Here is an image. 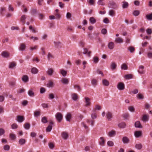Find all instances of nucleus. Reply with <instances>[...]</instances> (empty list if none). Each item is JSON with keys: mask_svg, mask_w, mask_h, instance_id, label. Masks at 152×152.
<instances>
[{"mask_svg": "<svg viewBox=\"0 0 152 152\" xmlns=\"http://www.w3.org/2000/svg\"><path fill=\"white\" fill-rule=\"evenodd\" d=\"M53 43L55 48L56 49L61 48L63 45L62 43L59 40L54 41Z\"/></svg>", "mask_w": 152, "mask_h": 152, "instance_id": "nucleus-1", "label": "nucleus"}, {"mask_svg": "<svg viewBox=\"0 0 152 152\" xmlns=\"http://www.w3.org/2000/svg\"><path fill=\"white\" fill-rule=\"evenodd\" d=\"M108 7L114 9H115L118 8L117 4L113 1H109L108 4Z\"/></svg>", "mask_w": 152, "mask_h": 152, "instance_id": "nucleus-2", "label": "nucleus"}, {"mask_svg": "<svg viewBox=\"0 0 152 152\" xmlns=\"http://www.w3.org/2000/svg\"><path fill=\"white\" fill-rule=\"evenodd\" d=\"M55 116L57 120L59 122H61L63 119V115L60 113H57L55 115Z\"/></svg>", "mask_w": 152, "mask_h": 152, "instance_id": "nucleus-3", "label": "nucleus"}, {"mask_svg": "<svg viewBox=\"0 0 152 152\" xmlns=\"http://www.w3.org/2000/svg\"><path fill=\"white\" fill-rule=\"evenodd\" d=\"M106 117L109 121H111L112 118H113L112 113L110 111H107L106 114Z\"/></svg>", "mask_w": 152, "mask_h": 152, "instance_id": "nucleus-4", "label": "nucleus"}, {"mask_svg": "<svg viewBox=\"0 0 152 152\" xmlns=\"http://www.w3.org/2000/svg\"><path fill=\"white\" fill-rule=\"evenodd\" d=\"M61 136L65 140H67L69 137L68 133L65 132H63L61 133Z\"/></svg>", "mask_w": 152, "mask_h": 152, "instance_id": "nucleus-5", "label": "nucleus"}, {"mask_svg": "<svg viewBox=\"0 0 152 152\" xmlns=\"http://www.w3.org/2000/svg\"><path fill=\"white\" fill-rule=\"evenodd\" d=\"M118 88L120 90H123L125 88L124 85L122 83H119L117 85Z\"/></svg>", "mask_w": 152, "mask_h": 152, "instance_id": "nucleus-6", "label": "nucleus"}, {"mask_svg": "<svg viewBox=\"0 0 152 152\" xmlns=\"http://www.w3.org/2000/svg\"><path fill=\"white\" fill-rule=\"evenodd\" d=\"M10 53L7 51H4L2 52L1 55L4 58H8L10 57Z\"/></svg>", "mask_w": 152, "mask_h": 152, "instance_id": "nucleus-7", "label": "nucleus"}, {"mask_svg": "<svg viewBox=\"0 0 152 152\" xmlns=\"http://www.w3.org/2000/svg\"><path fill=\"white\" fill-rule=\"evenodd\" d=\"M142 134L141 131H136L134 132V135L136 138L140 137Z\"/></svg>", "mask_w": 152, "mask_h": 152, "instance_id": "nucleus-8", "label": "nucleus"}, {"mask_svg": "<svg viewBox=\"0 0 152 152\" xmlns=\"http://www.w3.org/2000/svg\"><path fill=\"white\" fill-rule=\"evenodd\" d=\"M144 66L142 65H140L139 67V69L138 70V72L140 74H143L144 73L143 70Z\"/></svg>", "mask_w": 152, "mask_h": 152, "instance_id": "nucleus-9", "label": "nucleus"}, {"mask_svg": "<svg viewBox=\"0 0 152 152\" xmlns=\"http://www.w3.org/2000/svg\"><path fill=\"white\" fill-rule=\"evenodd\" d=\"M22 80L24 83H27L28 81V77L27 75H24L23 76L22 78Z\"/></svg>", "mask_w": 152, "mask_h": 152, "instance_id": "nucleus-10", "label": "nucleus"}, {"mask_svg": "<svg viewBox=\"0 0 152 152\" xmlns=\"http://www.w3.org/2000/svg\"><path fill=\"white\" fill-rule=\"evenodd\" d=\"M122 141L124 143H128L129 142V140L127 137H124L122 138Z\"/></svg>", "mask_w": 152, "mask_h": 152, "instance_id": "nucleus-11", "label": "nucleus"}, {"mask_svg": "<svg viewBox=\"0 0 152 152\" xmlns=\"http://www.w3.org/2000/svg\"><path fill=\"white\" fill-rule=\"evenodd\" d=\"M54 72V70L52 68L48 69L46 73L49 76L52 75Z\"/></svg>", "mask_w": 152, "mask_h": 152, "instance_id": "nucleus-12", "label": "nucleus"}, {"mask_svg": "<svg viewBox=\"0 0 152 152\" xmlns=\"http://www.w3.org/2000/svg\"><path fill=\"white\" fill-rule=\"evenodd\" d=\"M26 15H22L21 18H20V21L22 22V23L23 24H25V20L26 19Z\"/></svg>", "mask_w": 152, "mask_h": 152, "instance_id": "nucleus-13", "label": "nucleus"}, {"mask_svg": "<svg viewBox=\"0 0 152 152\" xmlns=\"http://www.w3.org/2000/svg\"><path fill=\"white\" fill-rule=\"evenodd\" d=\"M102 83L103 85L105 86H108L109 85V82L105 79L102 80Z\"/></svg>", "mask_w": 152, "mask_h": 152, "instance_id": "nucleus-14", "label": "nucleus"}, {"mask_svg": "<svg viewBox=\"0 0 152 152\" xmlns=\"http://www.w3.org/2000/svg\"><path fill=\"white\" fill-rule=\"evenodd\" d=\"M91 83L94 87H95L97 84L98 82L96 79H93L91 80Z\"/></svg>", "mask_w": 152, "mask_h": 152, "instance_id": "nucleus-15", "label": "nucleus"}, {"mask_svg": "<svg viewBox=\"0 0 152 152\" xmlns=\"http://www.w3.org/2000/svg\"><path fill=\"white\" fill-rule=\"evenodd\" d=\"M16 65V64L14 62H10L9 65V68L10 69H12L15 67Z\"/></svg>", "mask_w": 152, "mask_h": 152, "instance_id": "nucleus-16", "label": "nucleus"}, {"mask_svg": "<svg viewBox=\"0 0 152 152\" xmlns=\"http://www.w3.org/2000/svg\"><path fill=\"white\" fill-rule=\"evenodd\" d=\"M18 121L19 122H22L24 120V117L22 116L18 115L17 116Z\"/></svg>", "mask_w": 152, "mask_h": 152, "instance_id": "nucleus-17", "label": "nucleus"}, {"mask_svg": "<svg viewBox=\"0 0 152 152\" xmlns=\"http://www.w3.org/2000/svg\"><path fill=\"white\" fill-rule=\"evenodd\" d=\"M126 125L125 123L122 122L118 124V126L121 128H124L126 126Z\"/></svg>", "mask_w": 152, "mask_h": 152, "instance_id": "nucleus-18", "label": "nucleus"}, {"mask_svg": "<svg viewBox=\"0 0 152 152\" xmlns=\"http://www.w3.org/2000/svg\"><path fill=\"white\" fill-rule=\"evenodd\" d=\"M85 99L86 101V104L85 106H89L90 104V99L88 97H86L85 98Z\"/></svg>", "mask_w": 152, "mask_h": 152, "instance_id": "nucleus-19", "label": "nucleus"}, {"mask_svg": "<svg viewBox=\"0 0 152 152\" xmlns=\"http://www.w3.org/2000/svg\"><path fill=\"white\" fill-rule=\"evenodd\" d=\"M135 126L136 127L141 128L142 127L141 126L140 122L139 121L136 122L135 123Z\"/></svg>", "mask_w": 152, "mask_h": 152, "instance_id": "nucleus-20", "label": "nucleus"}, {"mask_svg": "<svg viewBox=\"0 0 152 152\" xmlns=\"http://www.w3.org/2000/svg\"><path fill=\"white\" fill-rule=\"evenodd\" d=\"M100 141H99V144L102 146H103L104 144L105 143V140L104 137H101L100 138Z\"/></svg>", "mask_w": 152, "mask_h": 152, "instance_id": "nucleus-21", "label": "nucleus"}, {"mask_svg": "<svg viewBox=\"0 0 152 152\" xmlns=\"http://www.w3.org/2000/svg\"><path fill=\"white\" fill-rule=\"evenodd\" d=\"M108 46L110 49H113L114 46V43L112 42L109 43L108 44Z\"/></svg>", "mask_w": 152, "mask_h": 152, "instance_id": "nucleus-22", "label": "nucleus"}, {"mask_svg": "<svg viewBox=\"0 0 152 152\" xmlns=\"http://www.w3.org/2000/svg\"><path fill=\"white\" fill-rule=\"evenodd\" d=\"M149 116L147 115H144L142 118V120L143 121H147L148 120Z\"/></svg>", "mask_w": 152, "mask_h": 152, "instance_id": "nucleus-23", "label": "nucleus"}, {"mask_svg": "<svg viewBox=\"0 0 152 152\" xmlns=\"http://www.w3.org/2000/svg\"><path fill=\"white\" fill-rule=\"evenodd\" d=\"M28 95L31 97H33L34 96V93L32 91L31 89H30L28 92Z\"/></svg>", "mask_w": 152, "mask_h": 152, "instance_id": "nucleus-24", "label": "nucleus"}, {"mask_svg": "<svg viewBox=\"0 0 152 152\" xmlns=\"http://www.w3.org/2000/svg\"><path fill=\"white\" fill-rule=\"evenodd\" d=\"M26 46L25 45L24 43H21L20 44L19 47V49L21 50H24L26 48Z\"/></svg>", "mask_w": 152, "mask_h": 152, "instance_id": "nucleus-25", "label": "nucleus"}, {"mask_svg": "<svg viewBox=\"0 0 152 152\" xmlns=\"http://www.w3.org/2000/svg\"><path fill=\"white\" fill-rule=\"evenodd\" d=\"M115 41L117 43H121L123 42V39L120 37L115 38Z\"/></svg>", "mask_w": 152, "mask_h": 152, "instance_id": "nucleus-26", "label": "nucleus"}, {"mask_svg": "<svg viewBox=\"0 0 152 152\" xmlns=\"http://www.w3.org/2000/svg\"><path fill=\"white\" fill-rule=\"evenodd\" d=\"M65 117L67 121H70V119L71 118V115L70 113H68L66 115Z\"/></svg>", "mask_w": 152, "mask_h": 152, "instance_id": "nucleus-27", "label": "nucleus"}, {"mask_svg": "<svg viewBox=\"0 0 152 152\" xmlns=\"http://www.w3.org/2000/svg\"><path fill=\"white\" fill-rule=\"evenodd\" d=\"M61 82L64 84H67L69 83V81L66 78H64L61 80Z\"/></svg>", "mask_w": 152, "mask_h": 152, "instance_id": "nucleus-28", "label": "nucleus"}, {"mask_svg": "<svg viewBox=\"0 0 152 152\" xmlns=\"http://www.w3.org/2000/svg\"><path fill=\"white\" fill-rule=\"evenodd\" d=\"M26 140L25 139H20L19 141V143L20 145H23L25 143Z\"/></svg>", "mask_w": 152, "mask_h": 152, "instance_id": "nucleus-29", "label": "nucleus"}, {"mask_svg": "<svg viewBox=\"0 0 152 152\" xmlns=\"http://www.w3.org/2000/svg\"><path fill=\"white\" fill-rule=\"evenodd\" d=\"M135 148L138 150H140L142 148V145L141 143L136 144Z\"/></svg>", "mask_w": 152, "mask_h": 152, "instance_id": "nucleus-30", "label": "nucleus"}, {"mask_svg": "<svg viewBox=\"0 0 152 152\" xmlns=\"http://www.w3.org/2000/svg\"><path fill=\"white\" fill-rule=\"evenodd\" d=\"M115 134V131L114 130H112L109 132L108 135L110 137H112L114 136Z\"/></svg>", "mask_w": 152, "mask_h": 152, "instance_id": "nucleus-31", "label": "nucleus"}, {"mask_svg": "<svg viewBox=\"0 0 152 152\" xmlns=\"http://www.w3.org/2000/svg\"><path fill=\"white\" fill-rule=\"evenodd\" d=\"M72 99L74 101H76L77 99V95L75 93H73L72 95Z\"/></svg>", "mask_w": 152, "mask_h": 152, "instance_id": "nucleus-32", "label": "nucleus"}, {"mask_svg": "<svg viewBox=\"0 0 152 152\" xmlns=\"http://www.w3.org/2000/svg\"><path fill=\"white\" fill-rule=\"evenodd\" d=\"M38 69L35 67L33 68L31 70V72L34 74H37L38 72Z\"/></svg>", "mask_w": 152, "mask_h": 152, "instance_id": "nucleus-33", "label": "nucleus"}, {"mask_svg": "<svg viewBox=\"0 0 152 152\" xmlns=\"http://www.w3.org/2000/svg\"><path fill=\"white\" fill-rule=\"evenodd\" d=\"M41 121L44 124H46L48 122V119L47 118L45 117H43L41 119Z\"/></svg>", "mask_w": 152, "mask_h": 152, "instance_id": "nucleus-34", "label": "nucleus"}, {"mask_svg": "<svg viewBox=\"0 0 152 152\" xmlns=\"http://www.w3.org/2000/svg\"><path fill=\"white\" fill-rule=\"evenodd\" d=\"M116 65L115 63L114 62H112L110 65V68L112 70H114L116 68Z\"/></svg>", "mask_w": 152, "mask_h": 152, "instance_id": "nucleus-35", "label": "nucleus"}, {"mask_svg": "<svg viewBox=\"0 0 152 152\" xmlns=\"http://www.w3.org/2000/svg\"><path fill=\"white\" fill-rule=\"evenodd\" d=\"M89 21L92 24H94L96 22L95 19L93 17H91L90 18Z\"/></svg>", "mask_w": 152, "mask_h": 152, "instance_id": "nucleus-36", "label": "nucleus"}, {"mask_svg": "<svg viewBox=\"0 0 152 152\" xmlns=\"http://www.w3.org/2000/svg\"><path fill=\"white\" fill-rule=\"evenodd\" d=\"M140 14V11L138 10H135L133 12V14L134 16H137Z\"/></svg>", "mask_w": 152, "mask_h": 152, "instance_id": "nucleus-37", "label": "nucleus"}, {"mask_svg": "<svg viewBox=\"0 0 152 152\" xmlns=\"http://www.w3.org/2000/svg\"><path fill=\"white\" fill-rule=\"evenodd\" d=\"M129 6V4L128 3L126 2H123V4H122V7L123 8H127Z\"/></svg>", "mask_w": 152, "mask_h": 152, "instance_id": "nucleus-38", "label": "nucleus"}, {"mask_svg": "<svg viewBox=\"0 0 152 152\" xmlns=\"http://www.w3.org/2000/svg\"><path fill=\"white\" fill-rule=\"evenodd\" d=\"M60 72L61 73L64 77H65L66 75L67 72L64 69H62L61 70Z\"/></svg>", "mask_w": 152, "mask_h": 152, "instance_id": "nucleus-39", "label": "nucleus"}, {"mask_svg": "<svg viewBox=\"0 0 152 152\" xmlns=\"http://www.w3.org/2000/svg\"><path fill=\"white\" fill-rule=\"evenodd\" d=\"M52 129V126L49 125L46 128V131L47 132H50Z\"/></svg>", "mask_w": 152, "mask_h": 152, "instance_id": "nucleus-40", "label": "nucleus"}, {"mask_svg": "<svg viewBox=\"0 0 152 152\" xmlns=\"http://www.w3.org/2000/svg\"><path fill=\"white\" fill-rule=\"evenodd\" d=\"M24 127L26 129H28L30 127V124L28 123H25L24 125Z\"/></svg>", "mask_w": 152, "mask_h": 152, "instance_id": "nucleus-41", "label": "nucleus"}, {"mask_svg": "<svg viewBox=\"0 0 152 152\" xmlns=\"http://www.w3.org/2000/svg\"><path fill=\"white\" fill-rule=\"evenodd\" d=\"M74 88L75 89H77V90L78 91H81V88L80 86L77 85H75L74 86Z\"/></svg>", "mask_w": 152, "mask_h": 152, "instance_id": "nucleus-42", "label": "nucleus"}, {"mask_svg": "<svg viewBox=\"0 0 152 152\" xmlns=\"http://www.w3.org/2000/svg\"><path fill=\"white\" fill-rule=\"evenodd\" d=\"M121 69L123 70H126L128 69V66L125 64H123L121 66Z\"/></svg>", "mask_w": 152, "mask_h": 152, "instance_id": "nucleus-43", "label": "nucleus"}, {"mask_svg": "<svg viewBox=\"0 0 152 152\" xmlns=\"http://www.w3.org/2000/svg\"><path fill=\"white\" fill-rule=\"evenodd\" d=\"M129 115L128 113H125L122 115V116L124 119H127L129 117Z\"/></svg>", "mask_w": 152, "mask_h": 152, "instance_id": "nucleus-44", "label": "nucleus"}, {"mask_svg": "<svg viewBox=\"0 0 152 152\" xmlns=\"http://www.w3.org/2000/svg\"><path fill=\"white\" fill-rule=\"evenodd\" d=\"M109 14L111 16H114L115 14V11L113 10H110L109 12Z\"/></svg>", "mask_w": 152, "mask_h": 152, "instance_id": "nucleus-45", "label": "nucleus"}, {"mask_svg": "<svg viewBox=\"0 0 152 152\" xmlns=\"http://www.w3.org/2000/svg\"><path fill=\"white\" fill-rule=\"evenodd\" d=\"M146 18L148 20H152V13L150 15H147L146 16Z\"/></svg>", "mask_w": 152, "mask_h": 152, "instance_id": "nucleus-46", "label": "nucleus"}, {"mask_svg": "<svg viewBox=\"0 0 152 152\" xmlns=\"http://www.w3.org/2000/svg\"><path fill=\"white\" fill-rule=\"evenodd\" d=\"M128 50L130 51V53H132L134 51L135 49L132 46H130L128 48Z\"/></svg>", "mask_w": 152, "mask_h": 152, "instance_id": "nucleus-47", "label": "nucleus"}, {"mask_svg": "<svg viewBox=\"0 0 152 152\" xmlns=\"http://www.w3.org/2000/svg\"><path fill=\"white\" fill-rule=\"evenodd\" d=\"M40 112L39 111H36L34 112V115L35 117H37L40 116Z\"/></svg>", "mask_w": 152, "mask_h": 152, "instance_id": "nucleus-48", "label": "nucleus"}, {"mask_svg": "<svg viewBox=\"0 0 152 152\" xmlns=\"http://www.w3.org/2000/svg\"><path fill=\"white\" fill-rule=\"evenodd\" d=\"M10 148V146L8 145H6L3 147V149L5 151H8Z\"/></svg>", "mask_w": 152, "mask_h": 152, "instance_id": "nucleus-49", "label": "nucleus"}, {"mask_svg": "<svg viewBox=\"0 0 152 152\" xmlns=\"http://www.w3.org/2000/svg\"><path fill=\"white\" fill-rule=\"evenodd\" d=\"M10 137L11 140H15L16 138L15 135L13 134H10Z\"/></svg>", "mask_w": 152, "mask_h": 152, "instance_id": "nucleus-50", "label": "nucleus"}, {"mask_svg": "<svg viewBox=\"0 0 152 152\" xmlns=\"http://www.w3.org/2000/svg\"><path fill=\"white\" fill-rule=\"evenodd\" d=\"M53 83L50 80L49 81L48 83L47 84V86L48 87H50L53 86Z\"/></svg>", "mask_w": 152, "mask_h": 152, "instance_id": "nucleus-51", "label": "nucleus"}, {"mask_svg": "<svg viewBox=\"0 0 152 152\" xmlns=\"http://www.w3.org/2000/svg\"><path fill=\"white\" fill-rule=\"evenodd\" d=\"M132 75L131 74H127L125 76V78L127 79L132 78Z\"/></svg>", "mask_w": 152, "mask_h": 152, "instance_id": "nucleus-52", "label": "nucleus"}, {"mask_svg": "<svg viewBox=\"0 0 152 152\" xmlns=\"http://www.w3.org/2000/svg\"><path fill=\"white\" fill-rule=\"evenodd\" d=\"M107 144L109 146H112L114 145L113 142L111 141H108Z\"/></svg>", "mask_w": 152, "mask_h": 152, "instance_id": "nucleus-53", "label": "nucleus"}, {"mask_svg": "<svg viewBox=\"0 0 152 152\" xmlns=\"http://www.w3.org/2000/svg\"><path fill=\"white\" fill-rule=\"evenodd\" d=\"M54 98V95L53 94L51 93L49 95V98L50 99H53Z\"/></svg>", "mask_w": 152, "mask_h": 152, "instance_id": "nucleus-54", "label": "nucleus"}, {"mask_svg": "<svg viewBox=\"0 0 152 152\" xmlns=\"http://www.w3.org/2000/svg\"><path fill=\"white\" fill-rule=\"evenodd\" d=\"M146 32L148 34H151L152 33V30L151 28H148L146 30Z\"/></svg>", "mask_w": 152, "mask_h": 152, "instance_id": "nucleus-55", "label": "nucleus"}, {"mask_svg": "<svg viewBox=\"0 0 152 152\" xmlns=\"http://www.w3.org/2000/svg\"><path fill=\"white\" fill-rule=\"evenodd\" d=\"M91 117L93 119H95L97 117V114L95 113H93L91 114Z\"/></svg>", "mask_w": 152, "mask_h": 152, "instance_id": "nucleus-56", "label": "nucleus"}, {"mask_svg": "<svg viewBox=\"0 0 152 152\" xmlns=\"http://www.w3.org/2000/svg\"><path fill=\"white\" fill-rule=\"evenodd\" d=\"M94 62L95 63H97L99 61V59L98 57H94L93 58Z\"/></svg>", "mask_w": 152, "mask_h": 152, "instance_id": "nucleus-57", "label": "nucleus"}, {"mask_svg": "<svg viewBox=\"0 0 152 152\" xmlns=\"http://www.w3.org/2000/svg\"><path fill=\"white\" fill-rule=\"evenodd\" d=\"M18 125L16 124H13L11 126V127L12 129H16L18 128Z\"/></svg>", "mask_w": 152, "mask_h": 152, "instance_id": "nucleus-58", "label": "nucleus"}, {"mask_svg": "<svg viewBox=\"0 0 152 152\" xmlns=\"http://www.w3.org/2000/svg\"><path fill=\"white\" fill-rule=\"evenodd\" d=\"M137 98L140 99H143L144 98V97L143 95L140 93H139L137 94Z\"/></svg>", "mask_w": 152, "mask_h": 152, "instance_id": "nucleus-59", "label": "nucleus"}, {"mask_svg": "<svg viewBox=\"0 0 152 152\" xmlns=\"http://www.w3.org/2000/svg\"><path fill=\"white\" fill-rule=\"evenodd\" d=\"M25 91V90L23 88H19L18 91V92L19 93H22Z\"/></svg>", "mask_w": 152, "mask_h": 152, "instance_id": "nucleus-60", "label": "nucleus"}, {"mask_svg": "<svg viewBox=\"0 0 152 152\" xmlns=\"http://www.w3.org/2000/svg\"><path fill=\"white\" fill-rule=\"evenodd\" d=\"M71 14L70 13L68 12L66 14V17L68 19H69L71 18Z\"/></svg>", "mask_w": 152, "mask_h": 152, "instance_id": "nucleus-61", "label": "nucleus"}, {"mask_svg": "<svg viewBox=\"0 0 152 152\" xmlns=\"http://www.w3.org/2000/svg\"><path fill=\"white\" fill-rule=\"evenodd\" d=\"M101 109V107L98 105H96L95 106V110H100Z\"/></svg>", "mask_w": 152, "mask_h": 152, "instance_id": "nucleus-62", "label": "nucleus"}, {"mask_svg": "<svg viewBox=\"0 0 152 152\" xmlns=\"http://www.w3.org/2000/svg\"><path fill=\"white\" fill-rule=\"evenodd\" d=\"M48 145L50 148L51 149H53L54 147V145L52 142L49 143Z\"/></svg>", "mask_w": 152, "mask_h": 152, "instance_id": "nucleus-63", "label": "nucleus"}, {"mask_svg": "<svg viewBox=\"0 0 152 152\" xmlns=\"http://www.w3.org/2000/svg\"><path fill=\"white\" fill-rule=\"evenodd\" d=\"M107 31L106 29L105 28L102 29L101 30V33L103 34H106L107 33Z\"/></svg>", "mask_w": 152, "mask_h": 152, "instance_id": "nucleus-64", "label": "nucleus"}]
</instances>
